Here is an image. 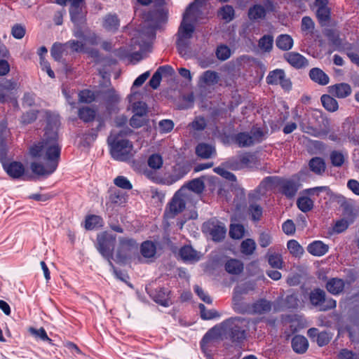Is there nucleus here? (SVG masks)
Listing matches in <instances>:
<instances>
[{
	"label": "nucleus",
	"mask_w": 359,
	"mask_h": 359,
	"mask_svg": "<svg viewBox=\"0 0 359 359\" xmlns=\"http://www.w3.org/2000/svg\"><path fill=\"white\" fill-rule=\"evenodd\" d=\"M60 118L56 114L48 118L43 140L30 149V154L41 162H33L30 168L33 173L39 176L49 175L57 168L60 154L57 130Z\"/></svg>",
	"instance_id": "nucleus-1"
},
{
	"label": "nucleus",
	"mask_w": 359,
	"mask_h": 359,
	"mask_svg": "<svg viewBox=\"0 0 359 359\" xmlns=\"http://www.w3.org/2000/svg\"><path fill=\"white\" fill-rule=\"evenodd\" d=\"M201 0L191 3L183 14L182 20L177 34V47L179 53L187 56L189 53V40L195 29V23L198 21L201 11L198 4Z\"/></svg>",
	"instance_id": "nucleus-2"
},
{
	"label": "nucleus",
	"mask_w": 359,
	"mask_h": 359,
	"mask_svg": "<svg viewBox=\"0 0 359 359\" xmlns=\"http://www.w3.org/2000/svg\"><path fill=\"white\" fill-rule=\"evenodd\" d=\"M250 319L247 318H231L219 325L222 337L233 343H241L247 337L250 330Z\"/></svg>",
	"instance_id": "nucleus-3"
},
{
	"label": "nucleus",
	"mask_w": 359,
	"mask_h": 359,
	"mask_svg": "<svg viewBox=\"0 0 359 359\" xmlns=\"http://www.w3.org/2000/svg\"><path fill=\"white\" fill-rule=\"evenodd\" d=\"M110 146V153L112 158L116 161H126L134 155L133 144L127 140H116L113 133L108 138Z\"/></svg>",
	"instance_id": "nucleus-4"
},
{
	"label": "nucleus",
	"mask_w": 359,
	"mask_h": 359,
	"mask_svg": "<svg viewBox=\"0 0 359 359\" xmlns=\"http://www.w3.org/2000/svg\"><path fill=\"white\" fill-rule=\"evenodd\" d=\"M190 199V191L188 189L181 188L173 196L169 204V208L165 213V217L173 218L182 212L187 202Z\"/></svg>",
	"instance_id": "nucleus-5"
},
{
	"label": "nucleus",
	"mask_w": 359,
	"mask_h": 359,
	"mask_svg": "<svg viewBox=\"0 0 359 359\" xmlns=\"http://www.w3.org/2000/svg\"><path fill=\"white\" fill-rule=\"evenodd\" d=\"M138 244L137 242L130 238L120 237L118 238V245L116 248V259L122 262L131 257L132 255L137 252Z\"/></svg>",
	"instance_id": "nucleus-6"
},
{
	"label": "nucleus",
	"mask_w": 359,
	"mask_h": 359,
	"mask_svg": "<svg viewBox=\"0 0 359 359\" xmlns=\"http://www.w3.org/2000/svg\"><path fill=\"white\" fill-rule=\"evenodd\" d=\"M311 304L318 307L320 311H327L336 307V301L332 298H326L325 292L320 288L312 290L309 295Z\"/></svg>",
	"instance_id": "nucleus-7"
},
{
	"label": "nucleus",
	"mask_w": 359,
	"mask_h": 359,
	"mask_svg": "<svg viewBox=\"0 0 359 359\" xmlns=\"http://www.w3.org/2000/svg\"><path fill=\"white\" fill-rule=\"evenodd\" d=\"M115 239L114 236L107 232H102L97 236V248L103 257L109 259L110 264L109 258L112 256Z\"/></svg>",
	"instance_id": "nucleus-8"
},
{
	"label": "nucleus",
	"mask_w": 359,
	"mask_h": 359,
	"mask_svg": "<svg viewBox=\"0 0 359 359\" xmlns=\"http://www.w3.org/2000/svg\"><path fill=\"white\" fill-rule=\"evenodd\" d=\"M203 231L209 233L214 241H220L225 237L226 229L223 223L212 219L203 224Z\"/></svg>",
	"instance_id": "nucleus-9"
},
{
	"label": "nucleus",
	"mask_w": 359,
	"mask_h": 359,
	"mask_svg": "<svg viewBox=\"0 0 359 359\" xmlns=\"http://www.w3.org/2000/svg\"><path fill=\"white\" fill-rule=\"evenodd\" d=\"M72 21L76 25L82 23L84 20L86 11L84 0H72L69 8Z\"/></svg>",
	"instance_id": "nucleus-10"
},
{
	"label": "nucleus",
	"mask_w": 359,
	"mask_h": 359,
	"mask_svg": "<svg viewBox=\"0 0 359 359\" xmlns=\"http://www.w3.org/2000/svg\"><path fill=\"white\" fill-rule=\"evenodd\" d=\"M266 82L271 85L280 84L285 89H290L291 82L286 79L285 72L283 69H276L270 72L266 77Z\"/></svg>",
	"instance_id": "nucleus-11"
},
{
	"label": "nucleus",
	"mask_w": 359,
	"mask_h": 359,
	"mask_svg": "<svg viewBox=\"0 0 359 359\" xmlns=\"http://www.w3.org/2000/svg\"><path fill=\"white\" fill-rule=\"evenodd\" d=\"M227 163L233 170H238L243 168H252L257 165V158L255 155L246 153L239 156V162L229 161Z\"/></svg>",
	"instance_id": "nucleus-12"
},
{
	"label": "nucleus",
	"mask_w": 359,
	"mask_h": 359,
	"mask_svg": "<svg viewBox=\"0 0 359 359\" xmlns=\"http://www.w3.org/2000/svg\"><path fill=\"white\" fill-rule=\"evenodd\" d=\"M220 339H224V338L222 337L221 331L218 325L210 330L205 334L201 342V349L205 353L208 346L213 345Z\"/></svg>",
	"instance_id": "nucleus-13"
},
{
	"label": "nucleus",
	"mask_w": 359,
	"mask_h": 359,
	"mask_svg": "<svg viewBox=\"0 0 359 359\" xmlns=\"http://www.w3.org/2000/svg\"><path fill=\"white\" fill-rule=\"evenodd\" d=\"M283 58L294 68L302 69L309 66V60L297 52H289L283 55Z\"/></svg>",
	"instance_id": "nucleus-14"
},
{
	"label": "nucleus",
	"mask_w": 359,
	"mask_h": 359,
	"mask_svg": "<svg viewBox=\"0 0 359 359\" xmlns=\"http://www.w3.org/2000/svg\"><path fill=\"white\" fill-rule=\"evenodd\" d=\"M328 0H316L315 6L317 7L316 16L321 25H325L330 17V10L327 7Z\"/></svg>",
	"instance_id": "nucleus-15"
},
{
	"label": "nucleus",
	"mask_w": 359,
	"mask_h": 359,
	"mask_svg": "<svg viewBox=\"0 0 359 359\" xmlns=\"http://www.w3.org/2000/svg\"><path fill=\"white\" fill-rule=\"evenodd\" d=\"M219 79L220 77L217 72L212 70H207L200 76L198 86L203 88H205L208 86H212L216 85L219 82Z\"/></svg>",
	"instance_id": "nucleus-16"
},
{
	"label": "nucleus",
	"mask_w": 359,
	"mask_h": 359,
	"mask_svg": "<svg viewBox=\"0 0 359 359\" xmlns=\"http://www.w3.org/2000/svg\"><path fill=\"white\" fill-rule=\"evenodd\" d=\"M328 92L337 98H345L351 94L352 89L349 84L340 83L329 86Z\"/></svg>",
	"instance_id": "nucleus-17"
},
{
	"label": "nucleus",
	"mask_w": 359,
	"mask_h": 359,
	"mask_svg": "<svg viewBox=\"0 0 359 359\" xmlns=\"http://www.w3.org/2000/svg\"><path fill=\"white\" fill-rule=\"evenodd\" d=\"M276 183L280 187L281 192L287 198H292L296 195L298 190V185L294 181L278 179Z\"/></svg>",
	"instance_id": "nucleus-18"
},
{
	"label": "nucleus",
	"mask_w": 359,
	"mask_h": 359,
	"mask_svg": "<svg viewBox=\"0 0 359 359\" xmlns=\"http://www.w3.org/2000/svg\"><path fill=\"white\" fill-rule=\"evenodd\" d=\"M233 308L238 313L252 314V304L243 302L241 295L233 294Z\"/></svg>",
	"instance_id": "nucleus-19"
},
{
	"label": "nucleus",
	"mask_w": 359,
	"mask_h": 359,
	"mask_svg": "<svg viewBox=\"0 0 359 359\" xmlns=\"http://www.w3.org/2000/svg\"><path fill=\"white\" fill-rule=\"evenodd\" d=\"M6 172L13 178H18L22 175L25 172L24 166L22 163L16 161L9 163H3Z\"/></svg>",
	"instance_id": "nucleus-20"
},
{
	"label": "nucleus",
	"mask_w": 359,
	"mask_h": 359,
	"mask_svg": "<svg viewBox=\"0 0 359 359\" xmlns=\"http://www.w3.org/2000/svg\"><path fill=\"white\" fill-rule=\"evenodd\" d=\"M309 77L315 83L325 86L329 81V76L320 68L314 67L309 71Z\"/></svg>",
	"instance_id": "nucleus-21"
},
{
	"label": "nucleus",
	"mask_w": 359,
	"mask_h": 359,
	"mask_svg": "<svg viewBox=\"0 0 359 359\" xmlns=\"http://www.w3.org/2000/svg\"><path fill=\"white\" fill-rule=\"evenodd\" d=\"M165 0H158V31H163L168 21V8Z\"/></svg>",
	"instance_id": "nucleus-22"
},
{
	"label": "nucleus",
	"mask_w": 359,
	"mask_h": 359,
	"mask_svg": "<svg viewBox=\"0 0 359 359\" xmlns=\"http://www.w3.org/2000/svg\"><path fill=\"white\" fill-rule=\"evenodd\" d=\"M344 281L342 279L333 278L327 282L325 287L331 294H339L344 290Z\"/></svg>",
	"instance_id": "nucleus-23"
},
{
	"label": "nucleus",
	"mask_w": 359,
	"mask_h": 359,
	"mask_svg": "<svg viewBox=\"0 0 359 359\" xmlns=\"http://www.w3.org/2000/svg\"><path fill=\"white\" fill-rule=\"evenodd\" d=\"M329 247L322 241H316L307 247L308 252L314 256H323L328 251Z\"/></svg>",
	"instance_id": "nucleus-24"
},
{
	"label": "nucleus",
	"mask_w": 359,
	"mask_h": 359,
	"mask_svg": "<svg viewBox=\"0 0 359 359\" xmlns=\"http://www.w3.org/2000/svg\"><path fill=\"white\" fill-rule=\"evenodd\" d=\"M17 87V83L11 80H5L0 85V102H4L8 100L11 91Z\"/></svg>",
	"instance_id": "nucleus-25"
},
{
	"label": "nucleus",
	"mask_w": 359,
	"mask_h": 359,
	"mask_svg": "<svg viewBox=\"0 0 359 359\" xmlns=\"http://www.w3.org/2000/svg\"><path fill=\"white\" fill-rule=\"evenodd\" d=\"M271 310V303L266 299H259L252 304V314H265Z\"/></svg>",
	"instance_id": "nucleus-26"
},
{
	"label": "nucleus",
	"mask_w": 359,
	"mask_h": 359,
	"mask_svg": "<svg viewBox=\"0 0 359 359\" xmlns=\"http://www.w3.org/2000/svg\"><path fill=\"white\" fill-rule=\"evenodd\" d=\"M196 154L202 158H210L215 154V148L206 143H200L196 147Z\"/></svg>",
	"instance_id": "nucleus-27"
},
{
	"label": "nucleus",
	"mask_w": 359,
	"mask_h": 359,
	"mask_svg": "<svg viewBox=\"0 0 359 359\" xmlns=\"http://www.w3.org/2000/svg\"><path fill=\"white\" fill-rule=\"evenodd\" d=\"M292 346L293 350L297 353H304L306 351L309 344L306 337L297 335L292 340Z\"/></svg>",
	"instance_id": "nucleus-28"
},
{
	"label": "nucleus",
	"mask_w": 359,
	"mask_h": 359,
	"mask_svg": "<svg viewBox=\"0 0 359 359\" xmlns=\"http://www.w3.org/2000/svg\"><path fill=\"white\" fill-rule=\"evenodd\" d=\"M117 55L122 60H126L128 62L135 64L142 59V55L139 52L132 53L126 48H121L117 52Z\"/></svg>",
	"instance_id": "nucleus-29"
},
{
	"label": "nucleus",
	"mask_w": 359,
	"mask_h": 359,
	"mask_svg": "<svg viewBox=\"0 0 359 359\" xmlns=\"http://www.w3.org/2000/svg\"><path fill=\"white\" fill-rule=\"evenodd\" d=\"M138 105L140 108V110L135 109V114L133 116L130 121V126L134 128L141 127L144 122V118H143V115L146 112L144 104L140 102L138 103Z\"/></svg>",
	"instance_id": "nucleus-30"
},
{
	"label": "nucleus",
	"mask_w": 359,
	"mask_h": 359,
	"mask_svg": "<svg viewBox=\"0 0 359 359\" xmlns=\"http://www.w3.org/2000/svg\"><path fill=\"white\" fill-rule=\"evenodd\" d=\"M180 255L184 261L196 262L200 259V254L191 246H184L180 250Z\"/></svg>",
	"instance_id": "nucleus-31"
},
{
	"label": "nucleus",
	"mask_w": 359,
	"mask_h": 359,
	"mask_svg": "<svg viewBox=\"0 0 359 359\" xmlns=\"http://www.w3.org/2000/svg\"><path fill=\"white\" fill-rule=\"evenodd\" d=\"M224 268L229 273L237 275L243 271V264L240 260L230 259L226 262Z\"/></svg>",
	"instance_id": "nucleus-32"
},
{
	"label": "nucleus",
	"mask_w": 359,
	"mask_h": 359,
	"mask_svg": "<svg viewBox=\"0 0 359 359\" xmlns=\"http://www.w3.org/2000/svg\"><path fill=\"white\" fill-rule=\"evenodd\" d=\"M69 54L67 43H55L51 48V55L55 60H60L62 55Z\"/></svg>",
	"instance_id": "nucleus-33"
},
{
	"label": "nucleus",
	"mask_w": 359,
	"mask_h": 359,
	"mask_svg": "<svg viewBox=\"0 0 359 359\" xmlns=\"http://www.w3.org/2000/svg\"><path fill=\"white\" fill-rule=\"evenodd\" d=\"M309 165L311 170L317 175L323 174L326 168L324 160L320 157H314L311 158Z\"/></svg>",
	"instance_id": "nucleus-34"
},
{
	"label": "nucleus",
	"mask_w": 359,
	"mask_h": 359,
	"mask_svg": "<svg viewBox=\"0 0 359 359\" xmlns=\"http://www.w3.org/2000/svg\"><path fill=\"white\" fill-rule=\"evenodd\" d=\"M276 44L280 50H288L293 46V39L290 35L281 34L277 37Z\"/></svg>",
	"instance_id": "nucleus-35"
},
{
	"label": "nucleus",
	"mask_w": 359,
	"mask_h": 359,
	"mask_svg": "<svg viewBox=\"0 0 359 359\" xmlns=\"http://www.w3.org/2000/svg\"><path fill=\"white\" fill-rule=\"evenodd\" d=\"M182 188L188 189L190 191V198L192 196V193L200 194L203 192L205 188L203 182L199 179H194L189 182L187 186L182 187Z\"/></svg>",
	"instance_id": "nucleus-36"
},
{
	"label": "nucleus",
	"mask_w": 359,
	"mask_h": 359,
	"mask_svg": "<svg viewBox=\"0 0 359 359\" xmlns=\"http://www.w3.org/2000/svg\"><path fill=\"white\" fill-rule=\"evenodd\" d=\"M95 114V111L89 107H81L78 111L79 118L86 123L93 121Z\"/></svg>",
	"instance_id": "nucleus-37"
},
{
	"label": "nucleus",
	"mask_w": 359,
	"mask_h": 359,
	"mask_svg": "<svg viewBox=\"0 0 359 359\" xmlns=\"http://www.w3.org/2000/svg\"><path fill=\"white\" fill-rule=\"evenodd\" d=\"M300 127L304 133L316 137L326 136L328 133L327 130H319L311 126L306 125L303 121L300 123Z\"/></svg>",
	"instance_id": "nucleus-38"
},
{
	"label": "nucleus",
	"mask_w": 359,
	"mask_h": 359,
	"mask_svg": "<svg viewBox=\"0 0 359 359\" xmlns=\"http://www.w3.org/2000/svg\"><path fill=\"white\" fill-rule=\"evenodd\" d=\"M268 262L272 268L280 269L283 266V260L282 256L276 252H268L266 255Z\"/></svg>",
	"instance_id": "nucleus-39"
},
{
	"label": "nucleus",
	"mask_w": 359,
	"mask_h": 359,
	"mask_svg": "<svg viewBox=\"0 0 359 359\" xmlns=\"http://www.w3.org/2000/svg\"><path fill=\"white\" fill-rule=\"evenodd\" d=\"M103 225V219L97 215H90L86 217L85 228L88 230H93Z\"/></svg>",
	"instance_id": "nucleus-40"
},
{
	"label": "nucleus",
	"mask_w": 359,
	"mask_h": 359,
	"mask_svg": "<svg viewBox=\"0 0 359 359\" xmlns=\"http://www.w3.org/2000/svg\"><path fill=\"white\" fill-rule=\"evenodd\" d=\"M321 102L323 107L330 111H335L338 109L337 101L330 95H323L321 97Z\"/></svg>",
	"instance_id": "nucleus-41"
},
{
	"label": "nucleus",
	"mask_w": 359,
	"mask_h": 359,
	"mask_svg": "<svg viewBox=\"0 0 359 359\" xmlns=\"http://www.w3.org/2000/svg\"><path fill=\"white\" fill-rule=\"evenodd\" d=\"M235 141L240 147H247L253 144L251 135L248 133H240L236 135Z\"/></svg>",
	"instance_id": "nucleus-42"
},
{
	"label": "nucleus",
	"mask_w": 359,
	"mask_h": 359,
	"mask_svg": "<svg viewBox=\"0 0 359 359\" xmlns=\"http://www.w3.org/2000/svg\"><path fill=\"white\" fill-rule=\"evenodd\" d=\"M74 36L79 39V41L88 43L90 45L96 44L97 37L95 34L86 35L79 28H76L74 30Z\"/></svg>",
	"instance_id": "nucleus-43"
},
{
	"label": "nucleus",
	"mask_w": 359,
	"mask_h": 359,
	"mask_svg": "<svg viewBox=\"0 0 359 359\" xmlns=\"http://www.w3.org/2000/svg\"><path fill=\"white\" fill-rule=\"evenodd\" d=\"M68 50L69 53L74 52H82L84 51L86 46L90 45L88 43L83 42L79 40H70L67 42Z\"/></svg>",
	"instance_id": "nucleus-44"
},
{
	"label": "nucleus",
	"mask_w": 359,
	"mask_h": 359,
	"mask_svg": "<svg viewBox=\"0 0 359 359\" xmlns=\"http://www.w3.org/2000/svg\"><path fill=\"white\" fill-rule=\"evenodd\" d=\"M273 38L272 36L266 34L259 40L258 46L264 52H270L273 48Z\"/></svg>",
	"instance_id": "nucleus-45"
},
{
	"label": "nucleus",
	"mask_w": 359,
	"mask_h": 359,
	"mask_svg": "<svg viewBox=\"0 0 359 359\" xmlns=\"http://www.w3.org/2000/svg\"><path fill=\"white\" fill-rule=\"evenodd\" d=\"M109 201L112 204L121 205L126 203L127 196L120 191H114L110 194Z\"/></svg>",
	"instance_id": "nucleus-46"
},
{
	"label": "nucleus",
	"mask_w": 359,
	"mask_h": 359,
	"mask_svg": "<svg viewBox=\"0 0 359 359\" xmlns=\"http://www.w3.org/2000/svg\"><path fill=\"white\" fill-rule=\"evenodd\" d=\"M256 248V243L254 240L248 238L243 241L241 245V251L245 255H251L253 254Z\"/></svg>",
	"instance_id": "nucleus-47"
},
{
	"label": "nucleus",
	"mask_w": 359,
	"mask_h": 359,
	"mask_svg": "<svg viewBox=\"0 0 359 359\" xmlns=\"http://www.w3.org/2000/svg\"><path fill=\"white\" fill-rule=\"evenodd\" d=\"M297 205L302 212H306L313 208V201L307 196H302L298 198Z\"/></svg>",
	"instance_id": "nucleus-48"
},
{
	"label": "nucleus",
	"mask_w": 359,
	"mask_h": 359,
	"mask_svg": "<svg viewBox=\"0 0 359 359\" xmlns=\"http://www.w3.org/2000/svg\"><path fill=\"white\" fill-rule=\"evenodd\" d=\"M266 14V9L261 5H255L250 8L248 15L250 19L257 20L264 18Z\"/></svg>",
	"instance_id": "nucleus-49"
},
{
	"label": "nucleus",
	"mask_w": 359,
	"mask_h": 359,
	"mask_svg": "<svg viewBox=\"0 0 359 359\" xmlns=\"http://www.w3.org/2000/svg\"><path fill=\"white\" fill-rule=\"evenodd\" d=\"M119 21L116 15H109L104 18V27L109 31H114L118 29Z\"/></svg>",
	"instance_id": "nucleus-50"
},
{
	"label": "nucleus",
	"mask_w": 359,
	"mask_h": 359,
	"mask_svg": "<svg viewBox=\"0 0 359 359\" xmlns=\"http://www.w3.org/2000/svg\"><path fill=\"white\" fill-rule=\"evenodd\" d=\"M141 252L144 257H151L156 252V247L153 242L145 241L142 244Z\"/></svg>",
	"instance_id": "nucleus-51"
},
{
	"label": "nucleus",
	"mask_w": 359,
	"mask_h": 359,
	"mask_svg": "<svg viewBox=\"0 0 359 359\" xmlns=\"http://www.w3.org/2000/svg\"><path fill=\"white\" fill-rule=\"evenodd\" d=\"M170 291L168 289L163 288L158 292V304L163 306H169L172 304Z\"/></svg>",
	"instance_id": "nucleus-52"
},
{
	"label": "nucleus",
	"mask_w": 359,
	"mask_h": 359,
	"mask_svg": "<svg viewBox=\"0 0 359 359\" xmlns=\"http://www.w3.org/2000/svg\"><path fill=\"white\" fill-rule=\"evenodd\" d=\"M287 249L294 257H299L304 253L303 248L295 240H290L287 242Z\"/></svg>",
	"instance_id": "nucleus-53"
},
{
	"label": "nucleus",
	"mask_w": 359,
	"mask_h": 359,
	"mask_svg": "<svg viewBox=\"0 0 359 359\" xmlns=\"http://www.w3.org/2000/svg\"><path fill=\"white\" fill-rule=\"evenodd\" d=\"M104 100L109 104L117 103L120 97L116 90L113 88H109L104 93Z\"/></svg>",
	"instance_id": "nucleus-54"
},
{
	"label": "nucleus",
	"mask_w": 359,
	"mask_h": 359,
	"mask_svg": "<svg viewBox=\"0 0 359 359\" xmlns=\"http://www.w3.org/2000/svg\"><path fill=\"white\" fill-rule=\"evenodd\" d=\"M219 16L226 22H230L234 17V10L232 6L226 5L219 11Z\"/></svg>",
	"instance_id": "nucleus-55"
},
{
	"label": "nucleus",
	"mask_w": 359,
	"mask_h": 359,
	"mask_svg": "<svg viewBox=\"0 0 359 359\" xmlns=\"http://www.w3.org/2000/svg\"><path fill=\"white\" fill-rule=\"evenodd\" d=\"M330 160L334 166L341 167L345 161V157L342 152L333 151L330 154Z\"/></svg>",
	"instance_id": "nucleus-56"
},
{
	"label": "nucleus",
	"mask_w": 359,
	"mask_h": 359,
	"mask_svg": "<svg viewBox=\"0 0 359 359\" xmlns=\"http://www.w3.org/2000/svg\"><path fill=\"white\" fill-rule=\"evenodd\" d=\"M29 333L33 335L35 338L40 339L43 341H48L51 343V339L48 337L45 330L42 327L40 329H35L34 327H30L29 329Z\"/></svg>",
	"instance_id": "nucleus-57"
},
{
	"label": "nucleus",
	"mask_w": 359,
	"mask_h": 359,
	"mask_svg": "<svg viewBox=\"0 0 359 359\" xmlns=\"http://www.w3.org/2000/svg\"><path fill=\"white\" fill-rule=\"evenodd\" d=\"M244 227L241 224H231L229 235L232 238L240 239L244 235Z\"/></svg>",
	"instance_id": "nucleus-58"
},
{
	"label": "nucleus",
	"mask_w": 359,
	"mask_h": 359,
	"mask_svg": "<svg viewBox=\"0 0 359 359\" xmlns=\"http://www.w3.org/2000/svg\"><path fill=\"white\" fill-rule=\"evenodd\" d=\"M95 99L94 93L89 90H83L79 94V100L83 103H91Z\"/></svg>",
	"instance_id": "nucleus-59"
},
{
	"label": "nucleus",
	"mask_w": 359,
	"mask_h": 359,
	"mask_svg": "<svg viewBox=\"0 0 359 359\" xmlns=\"http://www.w3.org/2000/svg\"><path fill=\"white\" fill-rule=\"evenodd\" d=\"M249 212L254 221H259L262 215V208L256 203H252L249 207Z\"/></svg>",
	"instance_id": "nucleus-60"
},
{
	"label": "nucleus",
	"mask_w": 359,
	"mask_h": 359,
	"mask_svg": "<svg viewBox=\"0 0 359 359\" xmlns=\"http://www.w3.org/2000/svg\"><path fill=\"white\" fill-rule=\"evenodd\" d=\"M216 55L219 60H226L231 55V50L227 46L221 45L217 48Z\"/></svg>",
	"instance_id": "nucleus-61"
},
{
	"label": "nucleus",
	"mask_w": 359,
	"mask_h": 359,
	"mask_svg": "<svg viewBox=\"0 0 359 359\" xmlns=\"http://www.w3.org/2000/svg\"><path fill=\"white\" fill-rule=\"evenodd\" d=\"M25 33L26 29L25 26L21 24H15L11 27V34L17 39H22Z\"/></svg>",
	"instance_id": "nucleus-62"
},
{
	"label": "nucleus",
	"mask_w": 359,
	"mask_h": 359,
	"mask_svg": "<svg viewBox=\"0 0 359 359\" xmlns=\"http://www.w3.org/2000/svg\"><path fill=\"white\" fill-rule=\"evenodd\" d=\"M199 309L201 311V316L203 319L210 320L219 316V314L216 311L206 310L205 306L203 304H199Z\"/></svg>",
	"instance_id": "nucleus-63"
},
{
	"label": "nucleus",
	"mask_w": 359,
	"mask_h": 359,
	"mask_svg": "<svg viewBox=\"0 0 359 359\" xmlns=\"http://www.w3.org/2000/svg\"><path fill=\"white\" fill-rule=\"evenodd\" d=\"M314 29V22L309 17H304L302 20V30L308 33H312Z\"/></svg>",
	"instance_id": "nucleus-64"
}]
</instances>
